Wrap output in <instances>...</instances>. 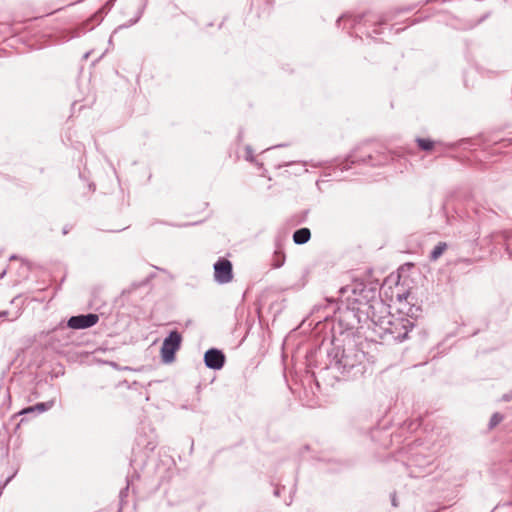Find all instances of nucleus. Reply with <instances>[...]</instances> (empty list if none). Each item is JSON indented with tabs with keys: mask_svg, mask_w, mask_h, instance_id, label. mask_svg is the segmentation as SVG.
Segmentation results:
<instances>
[{
	"mask_svg": "<svg viewBox=\"0 0 512 512\" xmlns=\"http://www.w3.org/2000/svg\"><path fill=\"white\" fill-rule=\"evenodd\" d=\"M392 505H393L394 507H397V506H398L397 501H396V496H395V494H393V496H392Z\"/></svg>",
	"mask_w": 512,
	"mask_h": 512,
	"instance_id": "15",
	"label": "nucleus"
},
{
	"mask_svg": "<svg viewBox=\"0 0 512 512\" xmlns=\"http://www.w3.org/2000/svg\"><path fill=\"white\" fill-rule=\"evenodd\" d=\"M334 368L342 375L363 372L365 353L355 344L348 343L343 347H335L332 352Z\"/></svg>",
	"mask_w": 512,
	"mask_h": 512,
	"instance_id": "2",
	"label": "nucleus"
},
{
	"mask_svg": "<svg viewBox=\"0 0 512 512\" xmlns=\"http://www.w3.org/2000/svg\"><path fill=\"white\" fill-rule=\"evenodd\" d=\"M311 236L310 230L308 228H301L294 232L293 240L296 244H305L309 241Z\"/></svg>",
	"mask_w": 512,
	"mask_h": 512,
	"instance_id": "7",
	"label": "nucleus"
},
{
	"mask_svg": "<svg viewBox=\"0 0 512 512\" xmlns=\"http://www.w3.org/2000/svg\"><path fill=\"white\" fill-rule=\"evenodd\" d=\"M503 417L499 413H494L490 419L489 426L490 428L495 427L502 421Z\"/></svg>",
	"mask_w": 512,
	"mask_h": 512,
	"instance_id": "11",
	"label": "nucleus"
},
{
	"mask_svg": "<svg viewBox=\"0 0 512 512\" xmlns=\"http://www.w3.org/2000/svg\"><path fill=\"white\" fill-rule=\"evenodd\" d=\"M7 312H0V317H6L7 316Z\"/></svg>",
	"mask_w": 512,
	"mask_h": 512,
	"instance_id": "17",
	"label": "nucleus"
},
{
	"mask_svg": "<svg viewBox=\"0 0 512 512\" xmlns=\"http://www.w3.org/2000/svg\"><path fill=\"white\" fill-rule=\"evenodd\" d=\"M503 400H504V401H509V400H510V397H509L508 395H504V396H503Z\"/></svg>",
	"mask_w": 512,
	"mask_h": 512,
	"instance_id": "16",
	"label": "nucleus"
},
{
	"mask_svg": "<svg viewBox=\"0 0 512 512\" xmlns=\"http://www.w3.org/2000/svg\"><path fill=\"white\" fill-rule=\"evenodd\" d=\"M274 493H275L276 496H278L279 495V490L276 489Z\"/></svg>",
	"mask_w": 512,
	"mask_h": 512,
	"instance_id": "18",
	"label": "nucleus"
},
{
	"mask_svg": "<svg viewBox=\"0 0 512 512\" xmlns=\"http://www.w3.org/2000/svg\"><path fill=\"white\" fill-rule=\"evenodd\" d=\"M409 296V293L397 294V301L401 304L403 301H406Z\"/></svg>",
	"mask_w": 512,
	"mask_h": 512,
	"instance_id": "13",
	"label": "nucleus"
},
{
	"mask_svg": "<svg viewBox=\"0 0 512 512\" xmlns=\"http://www.w3.org/2000/svg\"><path fill=\"white\" fill-rule=\"evenodd\" d=\"M372 312L369 314L372 322L378 327V334L381 337L390 336L395 341H403L413 329L414 323L407 318L395 317L387 311L382 301L371 305Z\"/></svg>",
	"mask_w": 512,
	"mask_h": 512,
	"instance_id": "1",
	"label": "nucleus"
},
{
	"mask_svg": "<svg viewBox=\"0 0 512 512\" xmlns=\"http://www.w3.org/2000/svg\"><path fill=\"white\" fill-rule=\"evenodd\" d=\"M275 256H276V257L281 258V260H279L277 263H274V264H273V266H274L275 268H278V267H280V266L283 264L284 255H283L282 253H280V252H279V253H277V252H276V253H275Z\"/></svg>",
	"mask_w": 512,
	"mask_h": 512,
	"instance_id": "12",
	"label": "nucleus"
},
{
	"mask_svg": "<svg viewBox=\"0 0 512 512\" xmlns=\"http://www.w3.org/2000/svg\"><path fill=\"white\" fill-rule=\"evenodd\" d=\"M53 404V401L37 403L36 405L31 406V410H36L37 413H42L52 408Z\"/></svg>",
	"mask_w": 512,
	"mask_h": 512,
	"instance_id": "9",
	"label": "nucleus"
},
{
	"mask_svg": "<svg viewBox=\"0 0 512 512\" xmlns=\"http://www.w3.org/2000/svg\"><path fill=\"white\" fill-rule=\"evenodd\" d=\"M181 334L174 330L164 339L161 347V358L164 363H171L175 359V353L180 349Z\"/></svg>",
	"mask_w": 512,
	"mask_h": 512,
	"instance_id": "3",
	"label": "nucleus"
},
{
	"mask_svg": "<svg viewBox=\"0 0 512 512\" xmlns=\"http://www.w3.org/2000/svg\"><path fill=\"white\" fill-rule=\"evenodd\" d=\"M416 142L418 146L424 151H430L434 146V142L429 139L417 138Z\"/></svg>",
	"mask_w": 512,
	"mask_h": 512,
	"instance_id": "10",
	"label": "nucleus"
},
{
	"mask_svg": "<svg viewBox=\"0 0 512 512\" xmlns=\"http://www.w3.org/2000/svg\"><path fill=\"white\" fill-rule=\"evenodd\" d=\"M447 249V244L445 242H439L430 253V260L436 261Z\"/></svg>",
	"mask_w": 512,
	"mask_h": 512,
	"instance_id": "8",
	"label": "nucleus"
},
{
	"mask_svg": "<svg viewBox=\"0 0 512 512\" xmlns=\"http://www.w3.org/2000/svg\"><path fill=\"white\" fill-rule=\"evenodd\" d=\"M99 321V316L97 314H86V315H78L72 316L68 320V326L72 329H86L94 326Z\"/></svg>",
	"mask_w": 512,
	"mask_h": 512,
	"instance_id": "5",
	"label": "nucleus"
},
{
	"mask_svg": "<svg viewBox=\"0 0 512 512\" xmlns=\"http://www.w3.org/2000/svg\"><path fill=\"white\" fill-rule=\"evenodd\" d=\"M67 233H68V230L66 228H64L63 234H67Z\"/></svg>",
	"mask_w": 512,
	"mask_h": 512,
	"instance_id": "19",
	"label": "nucleus"
},
{
	"mask_svg": "<svg viewBox=\"0 0 512 512\" xmlns=\"http://www.w3.org/2000/svg\"><path fill=\"white\" fill-rule=\"evenodd\" d=\"M204 362L208 368L219 370L224 366L225 356L222 351L212 348L206 351Z\"/></svg>",
	"mask_w": 512,
	"mask_h": 512,
	"instance_id": "6",
	"label": "nucleus"
},
{
	"mask_svg": "<svg viewBox=\"0 0 512 512\" xmlns=\"http://www.w3.org/2000/svg\"><path fill=\"white\" fill-rule=\"evenodd\" d=\"M214 279L219 284H226L232 281L233 270L229 260L221 258L214 264Z\"/></svg>",
	"mask_w": 512,
	"mask_h": 512,
	"instance_id": "4",
	"label": "nucleus"
},
{
	"mask_svg": "<svg viewBox=\"0 0 512 512\" xmlns=\"http://www.w3.org/2000/svg\"><path fill=\"white\" fill-rule=\"evenodd\" d=\"M36 410H31V406L24 408L19 412L20 415L28 414V413H35Z\"/></svg>",
	"mask_w": 512,
	"mask_h": 512,
	"instance_id": "14",
	"label": "nucleus"
}]
</instances>
